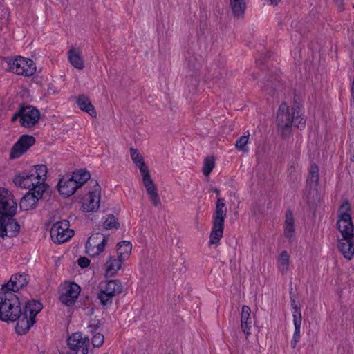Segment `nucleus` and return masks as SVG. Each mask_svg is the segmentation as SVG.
<instances>
[{
	"mask_svg": "<svg viewBox=\"0 0 354 354\" xmlns=\"http://www.w3.org/2000/svg\"><path fill=\"white\" fill-rule=\"evenodd\" d=\"M232 12L235 17H243L246 8L245 0H230Z\"/></svg>",
	"mask_w": 354,
	"mask_h": 354,
	"instance_id": "nucleus-28",
	"label": "nucleus"
},
{
	"mask_svg": "<svg viewBox=\"0 0 354 354\" xmlns=\"http://www.w3.org/2000/svg\"><path fill=\"white\" fill-rule=\"evenodd\" d=\"M28 283V274L25 273L15 274L12 275L10 281L3 286L1 290L10 291L14 293L26 286Z\"/></svg>",
	"mask_w": 354,
	"mask_h": 354,
	"instance_id": "nucleus-13",
	"label": "nucleus"
},
{
	"mask_svg": "<svg viewBox=\"0 0 354 354\" xmlns=\"http://www.w3.org/2000/svg\"><path fill=\"white\" fill-rule=\"evenodd\" d=\"M337 2H339L340 3H342L343 0H335Z\"/></svg>",
	"mask_w": 354,
	"mask_h": 354,
	"instance_id": "nucleus-58",
	"label": "nucleus"
},
{
	"mask_svg": "<svg viewBox=\"0 0 354 354\" xmlns=\"http://www.w3.org/2000/svg\"><path fill=\"white\" fill-rule=\"evenodd\" d=\"M89 343L88 337H82V334L80 332L73 333L67 339L68 348L77 351L81 349V354L88 353Z\"/></svg>",
	"mask_w": 354,
	"mask_h": 354,
	"instance_id": "nucleus-10",
	"label": "nucleus"
},
{
	"mask_svg": "<svg viewBox=\"0 0 354 354\" xmlns=\"http://www.w3.org/2000/svg\"><path fill=\"white\" fill-rule=\"evenodd\" d=\"M108 239V236H102L100 243H95L94 238H88L85 244L86 254L91 257L99 255L104 250V248L107 245Z\"/></svg>",
	"mask_w": 354,
	"mask_h": 354,
	"instance_id": "nucleus-15",
	"label": "nucleus"
},
{
	"mask_svg": "<svg viewBox=\"0 0 354 354\" xmlns=\"http://www.w3.org/2000/svg\"><path fill=\"white\" fill-rule=\"evenodd\" d=\"M18 317H19L16 319L17 322L15 326V330L19 335H24L28 333L30 326L35 324V319L22 310L21 313H19Z\"/></svg>",
	"mask_w": 354,
	"mask_h": 354,
	"instance_id": "nucleus-16",
	"label": "nucleus"
},
{
	"mask_svg": "<svg viewBox=\"0 0 354 354\" xmlns=\"http://www.w3.org/2000/svg\"><path fill=\"white\" fill-rule=\"evenodd\" d=\"M69 175L77 182L78 188L82 187L91 178V174L86 169L74 171L72 174Z\"/></svg>",
	"mask_w": 354,
	"mask_h": 354,
	"instance_id": "nucleus-29",
	"label": "nucleus"
},
{
	"mask_svg": "<svg viewBox=\"0 0 354 354\" xmlns=\"http://www.w3.org/2000/svg\"><path fill=\"white\" fill-rule=\"evenodd\" d=\"M21 118V113H20V106H19L18 108V110L17 111L12 115V118H11V121L12 122H15L18 118Z\"/></svg>",
	"mask_w": 354,
	"mask_h": 354,
	"instance_id": "nucleus-49",
	"label": "nucleus"
},
{
	"mask_svg": "<svg viewBox=\"0 0 354 354\" xmlns=\"http://www.w3.org/2000/svg\"><path fill=\"white\" fill-rule=\"evenodd\" d=\"M76 103L82 111L88 113L91 116L95 118L97 115L96 111L93 105L91 104L90 99L84 95H80L76 101Z\"/></svg>",
	"mask_w": 354,
	"mask_h": 354,
	"instance_id": "nucleus-22",
	"label": "nucleus"
},
{
	"mask_svg": "<svg viewBox=\"0 0 354 354\" xmlns=\"http://www.w3.org/2000/svg\"><path fill=\"white\" fill-rule=\"evenodd\" d=\"M130 156L137 167L145 162L142 156L137 149L130 148Z\"/></svg>",
	"mask_w": 354,
	"mask_h": 354,
	"instance_id": "nucleus-39",
	"label": "nucleus"
},
{
	"mask_svg": "<svg viewBox=\"0 0 354 354\" xmlns=\"http://www.w3.org/2000/svg\"><path fill=\"white\" fill-rule=\"evenodd\" d=\"M80 290L79 285L74 282L70 283L66 288V292L60 295L59 300L66 306H72L77 299Z\"/></svg>",
	"mask_w": 354,
	"mask_h": 354,
	"instance_id": "nucleus-14",
	"label": "nucleus"
},
{
	"mask_svg": "<svg viewBox=\"0 0 354 354\" xmlns=\"http://www.w3.org/2000/svg\"><path fill=\"white\" fill-rule=\"evenodd\" d=\"M158 201H159V199L158 198V194L156 193V205H158Z\"/></svg>",
	"mask_w": 354,
	"mask_h": 354,
	"instance_id": "nucleus-57",
	"label": "nucleus"
},
{
	"mask_svg": "<svg viewBox=\"0 0 354 354\" xmlns=\"http://www.w3.org/2000/svg\"><path fill=\"white\" fill-rule=\"evenodd\" d=\"M225 200L218 197L215 211L213 214V225L210 233L209 245L219 243L223 235L224 222L227 214Z\"/></svg>",
	"mask_w": 354,
	"mask_h": 354,
	"instance_id": "nucleus-4",
	"label": "nucleus"
},
{
	"mask_svg": "<svg viewBox=\"0 0 354 354\" xmlns=\"http://www.w3.org/2000/svg\"><path fill=\"white\" fill-rule=\"evenodd\" d=\"M37 180V179L35 178V176H30V170L28 171H25L21 175L17 176L14 180V183L19 187L26 188L30 190V188H32L35 185Z\"/></svg>",
	"mask_w": 354,
	"mask_h": 354,
	"instance_id": "nucleus-20",
	"label": "nucleus"
},
{
	"mask_svg": "<svg viewBox=\"0 0 354 354\" xmlns=\"http://www.w3.org/2000/svg\"><path fill=\"white\" fill-rule=\"evenodd\" d=\"M213 192H214V193H216V195H217V198H218V197H220V196H219V195H220V190H219L218 189H217V188H214V189H213Z\"/></svg>",
	"mask_w": 354,
	"mask_h": 354,
	"instance_id": "nucleus-55",
	"label": "nucleus"
},
{
	"mask_svg": "<svg viewBox=\"0 0 354 354\" xmlns=\"http://www.w3.org/2000/svg\"><path fill=\"white\" fill-rule=\"evenodd\" d=\"M186 60L187 62V65L190 67V68H196V58L194 57H186Z\"/></svg>",
	"mask_w": 354,
	"mask_h": 354,
	"instance_id": "nucleus-47",
	"label": "nucleus"
},
{
	"mask_svg": "<svg viewBox=\"0 0 354 354\" xmlns=\"http://www.w3.org/2000/svg\"><path fill=\"white\" fill-rule=\"evenodd\" d=\"M251 310L248 306L243 305L241 309V327L246 337L250 335V329L252 327V320L250 317Z\"/></svg>",
	"mask_w": 354,
	"mask_h": 354,
	"instance_id": "nucleus-19",
	"label": "nucleus"
},
{
	"mask_svg": "<svg viewBox=\"0 0 354 354\" xmlns=\"http://www.w3.org/2000/svg\"><path fill=\"white\" fill-rule=\"evenodd\" d=\"M47 167L44 165H37L30 169V176H35L37 181L44 182L46 178Z\"/></svg>",
	"mask_w": 354,
	"mask_h": 354,
	"instance_id": "nucleus-32",
	"label": "nucleus"
},
{
	"mask_svg": "<svg viewBox=\"0 0 354 354\" xmlns=\"http://www.w3.org/2000/svg\"><path fill=\"white\" fill-rule=\"evenodd\" d=\"M258 75H259V73H252L250 75L251 77L253 79V80H255L258 77Z\"/></svg>",
	"mask_w": 354,
	"mask_h": 354,
	"instance_id": "nucleus-56",
	"label": "nucleus"
},
{
	"mask_svg": "<svg viewBox=\"0 0 354 354\" xmlns=\"http://www.w3.org/2000/svg\"><path fill=\"white\" fill-rule=\"evenodd\" d=\"M269 1H270V3L274 6H277L281 1V0H269Z\"/></svg>",
	"mask_w": 354,
	"mask_h": 354,
	"instance_id": "nucleus-54",
	"label": "nucleus"
},
{
	"mask_svg": "<svg viewBox=\"0 0 354 354\" xmlns=\"http://www.w3.org/2000/svg\"><path fill=\"white\" fill-rule=\"evenodd\" d=\"M29 191L34 193L35 196L39 201L43 197L50 196V189L44 182L36 181L35 185L30 188Z\"/></svg>",
	"mask_w": 354,
	"mask_h": 354,
	"instance_id": "nucleus-24",
	"label": "nucleus"
},
{
	"mask_svg": "<svg viewBox=\"0 0 354 354\" xmlns=\"http://www.w3.org/2000/svg\"><path fill=\"white\" fill-rule=\"evenodd\" d=\"M214 167V159L213 158H206L204 161L203 173L205 176L210 174Z\"/></svg>",
	"mask_w": 354,
	"mask_h": 354,
	"instance_id": "nucleus-40",
	"label": "nucleus"
},
{
	"mask_svg": "<svg viewBox=\"0 0 354 354\" xmlns=\"http://www.w3.org/2000/svg\"><path fill=\"white\" fill-rule=\"evenodd\" d=\"M290 299L291 302V306L295 310V313L299 316V313H301L299 306L297 304V295L294 292L293 288L290 289Z\"/></svg>",
	"mask_w": 354,
	"mask_h": 354,
	"instance_id": "nucleus-42",
	"label": "nucleus"
},
{
	"mask_svg": "<svg viewBox=\"0 0 354 354\" xmlns=\"http://www.w3.org/2000/svg\"><path fill=\"white\" fill-rule=\"evenodd\" d=\"M185 264V259L182 257L177 259L175 262L173 263L171 270L175 274L177 272L180 273H184L187 270L186 266Z\"/></svg>",
	"mask_w": 354,
	"mask_h": 354,
	"instance_id": "nucleus-38",
	"label": "nucleus"
},
{
	"mask_svg": "<svg viewBox=\"0 0 354 354\" xmlns=\"http://www.w3.org/2000/svg\"><path fill=\"white\" fill-rule=\"evenodd\" d=\"M3 291L0 292V320L15 322L22 310L19 297L12 292Z\"/></svg>",
	"mask_w": 354,
	"mask_h": 354,
	"instance_id": "nucleus-3",
	"label": "nucleus"
},
{
	"mask_svg": "<svg viewBox=\"0 0 354 354\" xmlns=\"http://www.w3.org/2000/svg\"><path fill=\"white\" fill-rule=\"evenodd\" d=\"M91 261L85 257H80L77 260L78 266L82 268H87L90 264Z\"/></svg>",
	"mask_w": 354,
	"mask_h": 354,
	"instance_id": "nucleus-44",
	"label": "nucleus"
},
{
	"mask_svg": "<svg viewBox=\"0 0 354 354\" xmlns=\"http://www.w3.org/2000/svg\"><path fill=\"white\" fill-rule=\"evenodd\" d=\"M20 113H21V118L19 122L21 127L32 128L38 123L40 112L36 107L22 104L20 105Z\"/></svg>",
	"mask_w": 354,
	"mask_h": 354,
	"instance_id": "nucleus-7",
	"label": "nucleus"
},
{
	"mask_svg": "<svg viewBox=\"0 0 354 354\" xmlns=\"http://www.w3.org/2000/svg\"><path fill=\"white\" fill-rule=\"evenodd\" d=\"M68 60L71 64L77 69H83L84 67V62L82 57L80 55V52L72 47L68 52Z\"/></svg>",
	"mask_w": 354,
	"mask_h": 354,
	"instance_id": "nucleus-25",
	"label": "nucleus"
},
{
	"mask_svg": "<svg viewBox=\"0 0 354 354\" xmlns=\"http://www.w3.org/2000/svg\"><path fill=\"white\" fill-rule=\"evenodd\" d=\"M350 39H351L352 45H353V46L354 48V30H353L351 34Z\"/></svg>",
	"mask_w": 354,
	"mask_h": 354,
	"instance_id": "nucleus-53",
	"label": "nucleus"
},
{
	"mask_svg": "<svg viewBox=\"0 0 354 354\" xmlns=\"http://www.w3.org/2000/svg\"><path fill=\"white\" fill-rule=\"evenodd\" d=\"M295 110L291 109L290 111L289 107L286 102H283L279 106L277 115V123L279 127L281 129L282 135L287 136L290 132V129L292 126L294 119Z\"/></svg>",
	"mask_w": 354,
	"mask_h": 354,
	"instance_id": "nucleus-6",
	"label": "nucleus"
},
{
	"mask_svg": "<svg viewBox=\"0 0 354 354\" xmlns=\"http://www.w3.org/2000/svg\"><path fill=\"white\" fill-rule=\"evenodd\" d=\"M42 308L43 305L41 302L36 300H31L26 303L22 310L35 319L37 315L42 310Z\"/></svg>",
	"mask_w": 354,
	"mask_h": 354,
	"instance_id": "nucleus-27",
	"label": "nucleus"
},
{
	"mask_svg": "<svg viewBox=\"0 0 354 354\" xmlns=\"http://www.w3.org/2000/svg\"><path fill=\"white\" fill-rule=\"evenodd\" d=\"M300 339L292 337L290 344L292 348H295Z\"/></svg>",
	"mask_w": 354,
	"mask_h": 354,
	"instance_id": "nucleus-51",
	"label": "nucleus"
},
{
	"mask_svg": "<svg viewBox=\"0 0 354 354\" xmlns=\"http://www.w3.org/2000/svg\"><path fill=\"white\" fill-rule=\"evenodd\" d=\"M13 196L5 188L0 187V236H16L20 229L18 222L13 218L17 207Z\"/></svg>",
	"mask_w": 354,
	"mask_h": 354,
	"instance_id": "nucleus-1",
	"label": "nucleus"
},
{
	"mask_svg": "<svg viewBox=\"0 0 354 354\" xmlns=\"http://www.w3.org/2000/svg\"><path fill=\"white\" fill-rule=\"evenodd\" d=\"M259 87L266 94L270 96H274L281 89L282 85L276 76H273L271 79L261 82L259 84Z\"/></svg>",
	"mask_w": 354,
	"mask_h": 354,
	"instance_id": "nucleus-17",
	"label": "nucleus"
},
{
	"mask_svg": "<svg viewBox=\"0 0 354 354\" xmlns=\"http://www.w3.org/2000/svg\"><path fill=\"white\" fill-rule=\"evenodd\" d=\"M38 200L35 196L34 193L28 191L20 200L19 208L22 211H28L35 209L37 207Z\"/></svg>",
	"mask_w": 354,
	"mask_h": 354,
	"instance_id": "nucleus-21",
	"label": "nucleus"
},
{
	"mask_svg": "<svg viewBox=\"0 0 354 354\" xmlns=\"http://www.w3.org/2000/svg\"><path fill=\"white\" fill-rule=\"evenodd\" d=\"M93 180H91V183ZM94 183V189L89 192L88 203H84L82 205L83 211L86 212H95L100 207V186L96 180Z\"/></svg>",
	"mask_w": 354,
	"mask_h": 354,
	"instance_id": "nucleus-11",
	"label": "nucleus"
},
{
	"mask_svg": "<svg viewBox=\"0 0 354 354\" xmlns=\"http://www.w3.org/2000/svg\"><path fill=\"white\" fill-rule=\"evenodd\" d=\"M118 258L125 260L131 252L132 245L129 241H123L117 244Z\"/></svg>",
	"mask_w": 354,
	"mask_h": 354,
	"instance_id": "nucleus-31",
	"label": "nucleus"
},
{
	"mask_svg": "<svg viewBox=\"0 0 354 354\" xmlns=\"http://www.w3.org/2000/svg\"><path fill=\"white\" fill-rule=\"evenodd\" d=\"M319 181V168L316 164L310 166L309 175L307 178V183L310 186H317Z\"/></svg>",
	"mask_w": 354,
	"mask_h": 354,
	"instance_id": "nucleus-33",
	"label": "nucleus"
},
{
	"mask_svg": "<svg viewBox=\"0 0 354 354\" xmlns=\"http://www.w3.org/2000/svg\"><path fill=\"white\" fill-rule=\"evenodd\" d=\"M55 224H58V226H59V228H63L65 230H69V221L67 220H63L61 221H58L55 223Z\"/></svg>",
	"mask_w": 354,
	"mask_h": 354,
	"instance_id": "nucleus-46",
	"label": "nucleus"
},
{
	"mask_svg": "<svg viewBox=\"0 0 354 354\" xmlns=\"http://www.w3.org/2000/svg\"><path fill=\"white\" fill-rule=\"evenodd\" d=\"M100 327V324H90L88 325L89 332L93 335L95 333H97V330Z\"/></svg>",
	"mask_w": 354,
	"mask_h": 354,
	"instance_id": "nucleus-48",
	"label": "nucleus"
},
{
	"mask_svg": "<svg viewBox=\"0 0 354 354\" xmlns=\"http://www.w3.org/2000/svg\"><path fill=\"white\" fill-rule=\"evenodd\" d=\"M104 342V335L100 333H95L91 339V342L93 346V347L99 348L100 347Z\"/></svg>",
	"mask_w": 354,
	"mask_h": 354,
	"instance_id": "nucleus-43",
	"label": "nucleus"
},
{
	"mask_svg": "<svg viewBox=\"0 0 354 354\" xmlns=\"http://www.w3.org/2000/svg\"><path fill=\"white\" fill-rule=\"evenodd\" d=\"M292 109L295 110L294 112L296 113V114H294L292 125L297 127L298 129H300L304 128L306 124V120L303 116H301V110L299 109L298 106H292Z\"/></svg>",
	"mask_w": 354,
	"mask_h": 354,
	"instance_id": "nucleus-34",
	"label": "nucleus"
},
{
	"mask_svg": "<svg viewBox=\"0 0 354 354\" xmlns=\"http://www.w3.org/2000/svg\"><path fill=\"white\" fill-rule=\"evenodd\" d=\"M289 259L290 256L287 251L283 250L281 252V253L279 255L278 261L279 263V265L281 266V270L282 274H284L287 272L289 266Z\"/></svg>",
	"mask_w": 354,
	"mask_h": 354,
	"instance_id": "nucleus-36",
	"label": "nucleus"
},
{
	"mask_svg": "<svg viewBox=\"0 0 354 354\" xmlns=\"http://www.w3.org/2000/svg\"><path fill=\"white\" fill-rule=\"evenodd\" d=\"M143 184L153 205H155V184L151 177L150 173L142 176Z\"/></svg>",
	"mask_w": 354,
	"mask_h": 354,
	"instance_id": "nucleus-30",
	"label": "nucleus"
},
{
	"mask_svg": "<svg viewBox=\"0 0 354 354\" xmlns=\"http://www.w3.org/2000/svg\"><path fill=\"white\" fill-rule=\"evenodd\" d=\"M9 70L17 75L31 76L35 73L36 66L32 59L19 57L9 63Z\"/></svg>",
	"mask_w": 354,
	"mask_h": 354,
	"instance_id": "nucleus-8",
	"label": "nucleus"
},
{
	"mask_svg": "<svg viewBox=\"0 0 354 354\" xmlns=\"http://www.w3.org/2000/svg\"><path fill=\"white\" fill-rule=\"evenodd\" d=\"M138 168L139 169L142 176L149 173L148 166L145 164V162L138 166Z\"/></svg>",
	"mask_w": 354,
	"mask_h": 354,
	"instance_id": "nucleus-45",
	"label": "nucleus"
},
{
	"mask_svg": "<svg viewBox=\"0 0 354 354\" xmlns=\"http://www.w3.org/2000/svg\"><path fill=\"white\" fill-rule=\"evenodd\" d=\"M103 234L100 233H96L94 234H92L89 238H94L95 243H100V239L102 238Z\"/></svg>",
	"mask_w": 354,
	"mask_h": 354,
	"instance_id": "nucleus-50",
	"label": "nucleus"
},
{
	"mask_svg": "<svg viewBox=\"0 0 354 354\" xmlns=\"http://www.w3.org/2000/svg\"><path fill=\"white\" fill-rule=\"evenodd\" d=\"M122 261L124 260L118 257L116 259L115 257L110 256L105 264L106 275L109 277L113 276L120 269Z\"/></svg>",
	"mask_w": 354,
	"mask_h": 354,
	"instance_id": "nucleus-26",
	"label": "nucleus"
},
{
	"mask_svg": "<svg viewBox=\"0 0 354 354\" xmlns=\"http://www.w3.org/2000/svg\"><path fill=\"white\" fill-rule=\"evenodd\" d=\"M293 322L295 326V331L293 337L295 338L300 339V328L301 324V313H299V316L296 314H293Z\"/></svg>",
	"mask_w": 354,
	"mask_h": 354,
	"instance_id": "nucleus-41",
	"label": "nucleus"
},
{
	"mask_svg": "<svg viewBox=\"0 0 354 354\" xmlns=\"http://www.w3.org/2000/svg\"><path fill=\"white\" fill-rule=\"evenodd\" d=\"M340 212L337 222V227L340 232L342 239L339 241L338 248L344 258L351 260L354 256V225L351 214V206L348 201H345L340 206Z\"/></svg>",
	"mask_w": 354,
	"mask_h": 354,
	"instance_id": "nucleus-2",
	"label": "nucleus"
},
{
	"mask_svg": "<svg viewBox=\"0 0 354 354\" xmlns=\"http://www.w3.org/2000/svg\"><path fill=\"white\" fill-rule=\"evenodd\" d=\"M103 227L106 230H117L120 227V223L116 217L113 214H109L104 221L103 223Z\"/></svg>",
	"mask_w": 354,
	"mask_h": 354,
	"instance_id": "nucleus-37",
	"label": "nucleus"
},
{
	"mask_svg": "<svg viewBox=\"0 0 354 354\" xmlns=\"http://www.w3.org/2000/svg\"><path fill=\"white\" fill-rule=\"evenodd\" d=\"M78 351H74V350H71L69 349V351H68L66 353H60V354H77Z\"/></svg>",
	"mask_w": 354,
	"mask_h": 354,
	"instance_id": "nucleus-52",
	"label": "nucleus"
},
{
	"mask_svg": "<svg viewBox=\"0 0 354 354\" xmlns=\"http://www.w3.org/2000/svg\"><path fill=\"white\" fill-rule=\"evenodd\" d=\"M35 143V138L32 136L22 135L12 146L10 153V158L15 159L19 158Z\"/></svg>",
	"mask_w": 354,
	"mask_h": 354,
	"instance_id": "nucleus-9",
	"label": "nucleus"
},
{
	"mask_svg": "<svg viewBox=\"0 0 354 354\" xmlns=\"http://www.w3.org/2000/svg\"><path fill=\"white\" fill-rule=\"evenodd\" d=\"M57 187L59 193L64 197L71 196L78 189L77 182L69 174H66L61 178Z\"/></svg>",
	"mask_w": 354,
	"mask_h": 354,
	"instance_id": "nucleus-12",
	"label": "nucleus"
},
{
	"mask_svg": "<svg viewBox=\"0 0 354 354\" xmlns=\"http://www.w3.org/2000/svg\"><path fill=\"white\" fill-rule=\"evenodd\" d=\"M50 236L54 243H62L68 241L74 234L73 230H65L59 228L58 224H54L50 231Z\"/></svg>",
	"mask_w": 354,
	"mask_h": 354,
	"instance_id": "nucleus-18",
	"label": "nucleus"
},
{
	"mask_svg": "<svg viewBox=\"0 0 354 354\" xmlns=\"http://www.w3.org/2000/svg\"><path fill=\"white\" fill-rule=\"evenodd\" d=\"M249 136L250 133L248 131L244 133V135L241 136L237 139L235 146L239 151H243L244 153H247L248 151L247 144L248 142Z\"/></svg>",
	"mask_w": 354,
	"mask_h": 354,
	"instance_id": "nucleus-35",
	"label": "nucleus"
},
{
	"mask_svg": "<svg viewBox=\"0 0 354 354\" xmlns=\"http://www.w3.org/2000/svg\"><path fill=\"white\" fill-rule=\"evenodd\" d=\"M123 286L119 280H110L102 286V290L97 295L100 303L103 306L112 303V299L114 296L120 294L122 292Z\"/></svg>",
	"mask_w": 354,
	"mask_h": 354,
	"instance_id": "nucleus-5",
	"label": "nucleus"
},
{
	"mask_svg": "<svg viewBox=\"0 0 354 354\" xmlns=\"http://www.w3.org/2000/svg\"><path fill=\"white\" fill-rule=\"evenodd\" d=\"M284 235L290 239L295 235V220L293 213L290 209L286 212L284 223Z\"/></svg>",
	"mask_w": 354,
	"mask_h": 354,
	"instance_id": "nucleus-23",
	"label": "nucleus"
}]
</instances>
